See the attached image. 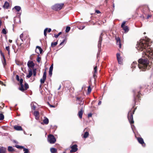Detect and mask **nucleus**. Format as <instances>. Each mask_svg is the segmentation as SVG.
<instances>
[{
	"instance_id": "33",
	"label": "nucleus",
	"mask_w": 153,
	"mask_h": 153,
	"mask_svg": "<svg viewBox=\"0 0 153 153\" xmlns=\"http://www.w3.org/2000/svg\"><path fill=\"white\" fill-rule=\"evenodd\" d=\"M8 151L9 152H12L14 150L13 149L11 146H9L8 148Z\"/></svg>"
},
{
	"instance_id": "35",
	"label": "nucleus",
	"mask_w": 153,
	"mask_h": 153,
	"mask_svg": "<svg viewBox=\"0 0 153 153\" xmlns=\"http://www.w3.org/2000/svg\"><path fill=\"white\" fill-rule=\"evenodd\" d=\"M4 115L2 114H0V120H2L4 119Z\"/></svg>"
},
{
	"instance_id": "59",
	"label": "nucleus",
	"mask_w": 153,
	"mask_h": 153,
	"mask_svg": "<svg viewBox=\"0 0 153 153\" xmlns=\"http://www.w3.org/2000/svg\"><path fill=\"white\" fill-rule=\"evenodd\" d=\"M60 88H61V85H60V86H59V88H58V90H59L60 89Z\"/></svg>"
},
{
	"instance_id": "12",
	"label": "nucleus",
	"mask_w": 153,
	"mask_h": 153,
	"mask_svg": "<svg viewBox=\"0 0 153 153\" xmlns=\"http://www.w3.org/2000/svg\"><path fill=\"white\" fill-rule=\"evenodd\" d=\"M19 81L21 85V87L19 88V89L21 91H23L25 90L24 88V85L23 84V79H21Z\"/></svg>"
},
{
	"instance_id": "29",
	"label": "nucleus",
	"mask_w": 153,
	"mask_h": 153,
	"mask_svg": "<svg viewBox=\"0 0 153 153\" xmlns=\"http://www.w3.org/2000/svg\"><path fill=\"white\" fill-rule=\"evenodd\" d=\"M89 135V133L88 131H86L84 134L83 137L85 138H87Z\"/></svg>"
},
{
	"instance_id": "47",
	"label": "nucleus",
	"mask_w": 153,
	"mask_h": 153,
	"mask_svg": "<svg viewBox=\"0 0 153 153\" xmlns=\"http://www.w3.org/2000/svg\"><path fill=\"white\" fill-rule=\"evenodd\" d=\"M85 27V26H79V29L81 30L83 29Z\"/></svg>"
},
{
	"instance_id": "62",
	"label": "nucleus",
	"mask_w": 153,
	"mask_h": 153,
	"mask_svg": "<svg viewBox=\"0 0 153 153\" xmlns=\"http://www.w3.org/2000/svg\"><path fill=\"white\" fill-rule=\"evenodd\" d=\"M9 42H10L11 43V42H12V40H9Z\"/></svg>"
},
{
	"instance_id": "32",
	"label": "nucleus",
	"mask_w": 153,
	"mask_h": 153,
	"mask_svg": "<svg viewBox=\"0 0 153 153\" xmlns=\"http://www.w3.org/2000/svg\"><path fill=\"white\" fill-rule=\"evenodd\" d=\"M137 64V63L136 62H134L131 64V67L132 68H135Z\"/></svg>"
},
{
	"instance_id": "23",
	"label": "nucleus",
	"mask_w": 153,
	"mask_h": 153,
	"mask_svg": "<svg viewBox=\"0 0 153 153\" xmlns=\"http://www.w3.org/2000/svg\"><path fill=\"white\" fill-rule=\"evenodd\" d=\"M44 118L43 120V123L46 125L48 124L49 123V120L46 117H44Z\"/></svg>"
},
{
	"instance_id": "24",
	"label": "nucleus",
	"mask_w": 153,
	"mask_h": 153,
	"mask_svg": "<svg viewBox=\"0 0 153 153\" xmlns=\"http://www.w3.org/2000/svg\"><path fill=\"white\" fill-rule=\"evenodd\" d=\"M9 6V4L8 2L6 1L3 6V7L6 9H7Z\"/></svg>"
},
{
	"instance_id": "44",
	"label": "nucleus",
	"mask_w": 153,
	"mask_h": 153,
	"mask_svg": "<svg viewBox=\"0 0 153 153\" xmlns=\"http://www.w3.org/2000/svg\"><path fill=\"white\" fill-rule=\"evenodd\" d=\"M2 33L4 34H6L7 33V32L5 29L3 28L2 30Z\"/></svg>"
},
{
	"instance_id": "9",
	"label": "nucleus",
	"mask_w": 153,
	"mask_h": 153,
	"mask_svg": "<svg viewBox=\"0 0 153 153\" xmlns=\"http://www.w3.org/2000/svg\"><path fill=\"white\" fill-rule=\"evenodd\" d=\"M77 147V146L76 144L70 146V147L71 149L70 150V152L71 153L76 152L78 150Z\"/></svg>"
},
{
	"instance_id": "21",
	"label": "nucleus",
	"mask_w": 153,
	"mask_h": 153,
	"mask_svg": "<svg viewBox=\"0 0 153 153\" xmlns=\"http://www.w3.org/2000/svg\"><path fill=\"white\" fill-rule=\"evenodd\" d=\"M83 111L82 108L78 112V115L80 118L82 117V115L83 114Z\"/></svg>"
},
{
	"instance_id": "14",
	"label": "nucleus",
	"mask_w": 153,
	"mask_h": 153,
	"mask_svg": "<svg viewBox=\"0 0 153 153\" xmlns=\"http://www.w3.org/2000/svg\"><path fill=\"white\" fill-rule=\"evenodd\" d=\"M34 64L32 61H29L27 63V65L29 68H33L34 66Z\"/></svg>"
},
{
	"instance_id": "50",
	"label": "nucleus",
	"mask_w": 153,
	"mask_h": 153,
	"mask_svg": "<svg viewBox=\"0 0 153 153\" xmlns=\"http://www.w3.org/2000/svg\"><path fill=\"white\" fill-rule=\"evenodd\" d=\"M36 74V69H34L33 70V75L34 76H35Z\"/></svg>"
},
{
	"instance_id": "43",
	"label": "nucleus",
	"mask_w": 153,
	"mask_h": 153,
	"mask_svg": "<svg viewBox=\"0 0 153 153\" xmlns=\"http://www.w3.org/2000/svg\"><path fill=\"white\" fill-rule=\"evenodd\" d=\"M6 49L7 51L8 52V53L9 54H10V47L9 46H7L6 47Z\"/></svg>"
},
{
	"instance_id": "40",
	"label": "nucleus",
	"mask_w": 153,
	"mask_h": 153,
	"mask_svg": "<svg viewBox=\"0 0 153 153\" xmlns=\"http://www.w3.org/2000/svg\"><path fill=\"white\" fill-rule=\"evenodd\" d=\"M23 151L24 152V153H28L29 152L28 149L25 148H24Z\"/></svg>"
},
{
	"instance_id": "42",
	"label": "nucleus",
	"mask_w": 153,
	"mask_h": 153,
	"mask_svg": "<svg viewBox=\"0 0 153 153\" xmlns=\"http://www.w3.org/2000/svg\"><path fill=\"white\" fill-rule=\"evenodd\" d=\"M61 32H60L59 33L57 34L56 35L55 34H54V37L56 38H57L58 37V36L60 35V34L61 33Z\"/></svg>"
},
{
	"instance_id": "34",
	"label": "nucleus",
	"mask_w": 153,
	"mask_h": 153,
	"mask_svg": "<svg viewBox=\"0 0 153 153\" xmlns=\"http://www.w3.org/2000/svg\"><path fill=\"white\" fill-rule=\"evenodd\" d=\"M31 109L34 110H35L36 106L34 105L33 102L31 103Z\"/></svg>"
},
{
	"instance_id": "37",
	"label": "nucleus",
	"mask_w": 153,
	"mask_h": 153,
	"mask_svg": "<svg viewBox=\"0 0 153 153\" xmlns=\"http://www.w3.org/2000/svg\"><path fill=\"white\" fill-rule=\"evenodd\" d=\"M0 53H1V56H2L3 58L4 59V61L5 62H6V60L5 59L4 56V54L1 51H0Z\"/></svg>"
},
{
	"instance_id": "61",
	"label": "nucleus",
	"mask_w": 153,
	"mask_h": 153,
	"mask_svg": "<svg viewBox=\"0 0 153 153\" xmlns=\"http://www.w3.org/2000/svg\"><path fill=\"white\" fill-rule=\"evenodd\" d=\"M34 54H32L30 56V58L31 59H32L31 58V56L33 55Z\"/></svg>"
},
{
	"instance_id": "64",
	"label": "nucleus",
	"mask_w": 153,
	"mask_h": 153,
	"mask_svg": "<svg viewBox=\"0 0 153 153\" xmlns=\"http://www.w3.org/2000/svg\"><path fill=\"white\" fill-rule=\"evenodd\" d=\"M84 23L85 24H88V23L87 22H84Z\"/></svg>"
},
{
	"instance_id": "8",
	"label": "nucleus",
	"mask_w": 153,
	"mask_h": 153,
	"mask_svg": "<svg viewBox=\"0 0 153 153\" xmlns=\"http://www.w3.org/2000/svg\"><path fill=\"white\" fill-rule=\"evenodd\" d=\"M103 36L102 33H101L99 39V40L98 42V47L99 48V51H100V49L101 48V45L102 43V36Z\"/></svg>"
},
{
	"instance_id": "55",
	"label": "nucleus",
	"mask_w": 153,
	"mask_h": 153,
	"mask_svg": "<svg viewBox=\"0 0 153 153\" xmlns=\"http://www.w3.org/2000/svg\"><path fill=\"white\" fill-rule=\"evenodd\" d=\"M92 114L91 113H90V114H88V117H91L92 116Z\"/></svg>"
},
{
	"instance_id": "4",
	"label": "nucleus",
	"mask_w": 153,
	"mask_h": 153,
	"mask_svg": "<svg viewBox=\"0 0 153 153\" xmlns=\"http://www.w3.org/2000/svg\"><path fill=\"white\" fill-rule=\"evenodd\" d=\"M63 5L62 3L56 4L52 6V8L56 11L60 10L62 9Z\"/></svg>"
},
{
	"instance_id": "38",
	"label": "nucleus",
	"mask_w": 153,
	"mask_h": 153,
	"mask_svg": "<svg viewBox=\"0 0 153 153\" xmlns=\"http://www.w3.org/2000/svg\"><path fill=\"white\" fill-rule=\"evenodd\" d=\"M25 90H27L29 88V85L27 83H25Z\"/></svg>"
},
{
	"instance_id": "58",
	"label": "nucleus",
	"mask_w": 153,
	"mask_h": 153,
	"mask_svg": "<svg viewBox=\"0 0 153 153\" xmlns=\"http://www.w3.org/2000/svg\"><path fill=\"white\" fill-rule=\"evenodd\" d=\"M1 20H0V27H1Z\"/></svg>"
},
{
	"instance_id": "17",
	"label": "nucleus",
	"mask_w": 153,
	"mask_h": 153,
	"mask_svg": "<svg viewBox=\"0 0 153 153\" xmlns=\"http://www.w3.org/2000/svg\"><path fill=\"white\" fill-rule=\"evenodd\" d=\"M14 129L17 131H21L22 130V127L20 126L15 125L14 126Z\"/></svg>"
},
{
	"instance_id": "57",
	"label": "nucleus",
	"mask_w": 153,
	"mask_h": 153,
	"mask_svg": "<svg viewBox=\"0 0 153 153\" xmlns=\"http://www.w3.org/2000/svg\"><path fill=\"white\" fill-rule=\"evenodd\" d=\"M101 103V101H99L98 103V105H100Z\"/></svg>"
},
{
	"instance_id": "18",
	"label": "nucleus",
	"mask_w": 153,
	"mask_h": 153,
	"mask_svg": "<svg viewBox=\"0 0 153 153\" xmlns=\"http://www.w3.org/2000/svg\"><path fill=\"white\" fill-rule=\"evenodd\" d=\"M53 64H52L49 68V74L50 76H51L52 74V72L53 70Z\"/></svg>"
},
{
	"instance_id": "3",
	"label": "nucleus",
	"mask_w": 153,
	"mask_h": 153,
	"mask_svg": "<svg viewBox=\"0 0 153 153\" xmlns=\"http://www.w3.org/2000/svg\"><path fill=\"white\" fill-rule=\"evenodd\" d=\"M143 39H140L138 42H137V44L136 48L139 51H142L143 49Z\"/></svg>"
},
{
	"instance_id": "20",
	"label": "nucleus",
	"mask_w": 153,
	"mask_h": 153,
	"mask_svg": "<svg viewBox=\"0 0 153 153\" xmlns=\"http://www.w3.org/2000/svg\"><path fill=\"white\" fill-rule=\"evenodd\" d=\"M51 28H49L48 30V28H46L44 30V35L45 36H47V34H46V32L47 31H48V33H50L51 32Z\"/></svg>"
},
{
	"instance_id": "41",
	"label": "nucleus",
	"mask_w": 153,
	"mask_h": 153,
	"mask_svg": "<svg viewBox=\"0 0 153 153\" xmlns=\"http://www.w3.org/2000/svg\"><path fill=\"white\" fill-rule=\"evenodd\" d=\"M16 148L18 149H23L24 148L23 146H20L18 145H16Z\"/></svg>"
},
{
	"instance_id": "63",
	"label": "nucleus",
	"mask_w": 153,
	"mask_h": 153,
	"mask_svg": "<svg viewBox=\"0 0 153 153\" xmlns=\"http://www.w3.org/2000/svg\"><path fill=\"white\" fill-rule=\"evenodd\" d=\"M41 86H42V85H40L39 86V87L40 88H41Z\"/></svg>"
},
{
	"instance_id": "6",
	"label": "nucleus",
	"mask_w": 153,
	"mask_h": 153,
	"mask_svg": "<svg viewBox=\"0 0 153 153\" xmlns=\"http://www.w3.org/2000/svg\"><path fill=\"white\" fill-rule=\"evenodd\" d=\"M138 67L140 71H143V60L142 59H140L138 60Z\"/></svg>"
},
{
	"instance_id": "54",
	"label": "nucleus",
	"mask_w": 153,
	"mask_h": 153,
	"mask_svg": "<svg viewBox=\"0 0 153 153\" xmlns=\"http://www.w3.org/2000/svg\"><path fill=\"white\" fill-rule=\"evenodd\" d=\"M39 115H38V116H35V118L36 120H38L39 118Z\"/></svg>"
},
{
	"instance_id": "2",
	"label": "nucleus",
	"mask_w": 153,
	"mask_h": 153,
	"mask_svg": "<svg viewBox=\"0 0 153 153\" xmlns=\"http://www.w3.org/2000/svg\"><path fill=\"white\" fill-rule=\"evenodd\" d=\"M135 109H131L128 112V118L130 124L133 123L134 121L133 119V114L134 113Z\"/></svg>"
},
{
	"instance_id": "56",
	"label": "nucleus",
	"mask_w": 153,
	"mask_h": 153,
	"mask_svg": "<svg viewBox=\"0 0 153 153\" xmlns=\"http://www.w3.org/2000/svg\"><path fill=\"white\" fill-rule=\"evenodd\" d=\"M96 12L97 13H100V11L99 10H96Z\"/></svg>"
},
{
	"instance_id": "26",
	"label": "nucleus",
	"mask_w": 153,
	"mask_h": 153,
	"mask_svg": "<svg viewBox=\"0 0 153 153\" xmlns=\"http://www.w3.org/2000/svg\"><path fill=\"white\" fill-rule=\"evenodd\" d=\"M152 17L151 15L148 14L146 18H144V20L146 21V20H147V21H148L149 19L151 18Z\"/></svg>"
},
{
	"instance_id": "52",
	"label": "nucleus",
	"mask_w": 153,
	"mask_h": 153,
	"mask_svg": "<svg viewBox=\"0 0 153 153\" xmlns=\"http://www.w3.org/2000/svg\"><path fill=\"white\" fill-rule=\"evenodd\" d=\"M16 79L18 81H19V76L18 75H16Z\"/></svg>"
},
{
	"instance_id": "22",
	"label": "nucleus",
	"mask_w": 153,
	"mask_h": 153,
	"mask_svg": "<svg viewBox=\"0 0 153 153\" xmlns=\"http://www.w3.org/2000/svg\"><path fill=\"white\" fill-rule=\"evenodd\" d=\"M6 150V148L3 147H0V153H5Z\"/></svg>"
},
{
	"instance_id": "11",
	"label": "nucleus",
	"mask_w": 153,
	"mask_h": 153,
	"mask_svg": "<svg viewBox=\"0 0 153 153\" xmlns=\"http://www.w3.org/2000/svg\"><path fill=\"white\" fill-rule=\"evenodd\" d=\"M46 71L44 72L43 74V76L42 79H40V82H41V84H43L44 83L45 80L46 79Z\"/></svg>"
},
{
	"instance_id": "48",
	"label": "nucleus",
	"mask_w": 153,
	"mask_h": 153,
	"mask_svg": "<svg viewBox=\"0 0 153 153\" xmlns=\"http://www.w3.org/2000/svg\"><path fill=\"white\" fill-rule=\"evenodd\" d=\"M40 58L39 56V55H38L36 59L37 61L38 62H40Z\"/></svg>"
},
{
	"instance_id": "15",
	"label": "nucleus",
	"mask_w": 153,
	"mask_h": 153,
	"mask_svg": "<svg viewBox=\"0 0 153 153\" xmlns=\"http://www.w3.org/2000/svg\"><path fill=\"white\" fill-rule=\"evenodd\" d=\"M39 51L40 53H41L42 51V50L40 47L39 46H37L36 47V49L35 50V52L36 53H39Z\"/></svg>"
},
{
	"instance_id": "28",
	"label": "nucleus",
	"mask_w": 153,
	"mask_h": 153,
	"mask_svg": "<svg viewBox=\"0 0 153 153\" xmlns=\"http://www.w3.org/2000/svg\"><path fill=\"white\" fill-rule=\"evenodd\" d=\"M14 8L17 11H19L21 9V7L19 6H15L13 9Z\"/></svg>"
},
{
	"instance_id": "31",
	"label": "nucleus",
	"mask_w": 153,
	"mask_h": 153,
	"mask_svg": "<svg viewBox=\"0 0 153 153\" xmlns=\"http://www.w3.org/2000/svg\"><path fill=\"white\" fill-rule=\"evenodd\" d=\"M51 152L52 153H55L56 152L57 149L54 148H51L50 149Z\"/></svg>"
},
{
	"instance_id": "30",
	"label": "nucleus",
	"mask_w": 153,
	"mask_h": 153,
	"mask_svg": "<svg viewBox=\"0 0 153 153\" xmlns=\"http://www.w3.org/2000/svg\"><path fill=\"white\" fill-rule=\"evenodd\" d=\"M57 42H52L51 43V46L53 48L55 47L57 44Z\"/></svg>"
},
{
	"instance_id": "16",
	"label": "nucleus",
	"mask_w": 153,
	"mask_h": 153,
	"mask_svg": "<svg viewBox=\"0 0 153 153\" xmlns=\"http://www.w3.org/2000/svg\"><path fill=\"white\" fill-rule=\"evenodd\" d=\"M116 39L117 41V45H118L119 46V47L120 48H121V44L120 42V38L118 37L116 38Z\"/></svg>"
},
{
	"instance_id": "51",
	"label": "nucleus",
	"mask_w": 153,
	"mask_h": 153,
	"mask_svg": "<svg viewBox=\"0 0 153 153\" xmlns=\"http://www.w3.org/2000/svg\"><path fill=\"white\" fill-rule=\"evenodd\" d=\"M65 39H64V40L62 41V42H61V43H60V45H63L64 44V43L65 42Z\"/></svg>"
},
{
	"instance_id": "53",
	"label": "nucleus",
	"mask_w": 153,
	"mask_h": 153,
	"mask_svg": "<svg viewBox=\"0 0 153 153\" xmlns=\"http://www.w3.org/2000/svg\"><path fill=\"white\" fill-rule=\"evenodd\" d=\"M48 105H49V106H50L51 107H52V108H54L55 106L53 105H52L49 104V102H48Z\"/></svg>"
},
{
	"instance_id": "10",
	"label": "nucleus",
	"mask_w": 153,
	"mask_h": 153,
	"mask_svg": "<svg viewBox=\"0 0 153 153\" xmlns=\"http://www.w3.org/2000/svg\"><path fill=\"white\" fill-rule=\"evenodd\" d=\"M116 55L118 63L120 64H122L123 63V59L120 56V54L119 53H117Z\"/></svg>"
},
{
	"instance_id": "49",
	"label": "nucleus",
	"mask_w": 153,
	"mask_h": 153,
	"mask_svg": "<svg viewBox=\"0 0 153 153\" xmlns=\"http://www.w3.org/2000/svg\"><path fill=\"white\" fill-rule=\"evenodd\" d=\"M138 94L137 95V96L138 98H139L140 97L141 94L140 92H138Z\"/></svg>"
},
{
	"instance_id": "36",
	"label": "nucleus",
	"mask_w": 153,
	"mask_h": 153,
	"mask_svg": "<svg viewBox=\"0 0 153 153\" xmlns=\"http://www.w3.org/2000/svg\"><path fill=\"white\" fill-rule=\"evenodd\" d=\"M70 27L69 26H67L66 27V30H65V32L66 33H68L69 32L70 30Z\"/></svg>"
},
{
	"instance_id": "7",
	"label": "nucleus",
	"mask_w": 153,
	"mask_h": 153,
	"mask_svg": "<svg viewBox=\"0 0 153 153\" xmlns=\"http://www.w3.org/2000/svg\"><path fill=\"white\" fill-rule=\"evenodd\" d=\"M126 23V22L124 21L122 23L121 27L122 28L123 30H124L125 33H127L128 32L129 29L127 26H125V25Z\"/></svg>"
},
{
	"instance_id": "1",
	"label": "nucleus",
	"mask_w": 153,
	"mask_h": 153,
	"mask_svg": "<svg viewBox=\"0 0 153 153\" xmlns=\"http://www.w3.org/2000/svg\"><path fill=\"white\" fill-rule=\"evenodd\" d=\"M152 43V40L148 37L147 36L144 37V49L146 50V51L150 52Z\"/></svg>"
},
{
	"instance_id": "60",
	"label": "nucleus",
	"mask_w": 153,
	"mask_h": 153,
	"mask_svg": "<svg viewBox=\"0 0 153 153\" xmlns=\"http://www.w3.org/2000/svg\"><path fill=\"white\" fill-rule=\"evenodd\" d=\"M76 99L77 100H79L80 99V98L78 97H77L76 98Z\"/></svg>"
},
{
	"instance_id": "39",
	"label": "nucleus",
	"mask_w": 153,
	"mask_h": 153,
	"mask_svg": "<svg viewBox=\"0 0 153 153\" xmlns=\"http://www.w3.org/2000/svg\"><path fill=\"white\" fill-rule=\"evenodd\" d=\"M34 115L35 116H37L39 115V113L38 111H35L34 112Z\"/></svg>"
},
{
	"instance_id": "45",
	"label": "nucleus",
	"mask_w": 153,
	"mask_h": 153,
	"mask_svg": "<svg viewBox=\"0 0 153 153\" xmlns=\"http://www.w3.org/2000/svg\"><path fill=\"white\" fill-rule=\"evenodd\" d=\"M23 33H22L20 36V39L22 40V41H23Z\"/></svg>"
},
{
	"instance_id": "5",
	"label": "nucleus",
	"mask_w": 153,
	"mask_h": 153,
	"mask_svg": "<svg viewBox=\"0 0 153 153\" xmlns=\"http://www.w3.org/2000/svg\"><path fill=\"white\" fill-rule=\"evenodd\" d=\"M48 141L51 144H53L55 143L56 140L54 136L52 134H49L48 137Z\"/></svg>"
},
{
	"instance_id": "13",
	"label": "nucleus",
	"mask_w": 153,
	"mask_h": 153,
	"mask_svg": "<svg viewBox=\"0 0 153 153\" xmlns=\"http://www.w3.org/2000/svg\"><path fill=\"white\" fill-rule=\"evenodd\" d=\"M144 69H148L149 68V65L148 64V62L147 60L144 59Z\"/></svg>"
},
{
	"instance_id": "46",
	"label": "nucleus",
	"mask_w": 153,
	"mask_h": 153,
	"mask_svg": "<svg viewBox=\"0 0 153 153\" xmlns=\"http://www.w3.org/2000/svg\"><path fill=\"white\" fill-rule=\"evenodd\" d=\"M88 93H90L91 91V89L90 86H89L88 88Z\"/></svg>"
},
{
	"instance_id": "27",
	"label": "nucleus",
	"mask_w": 153,
	"mask_h": 153,
	"mask_svg": "<svg viewBox=\"0 0 153 153\" xmlns=\"http://www.w3.org/2000/svg\"><path fill=\"white\" fill-rule=\"evenodd\" d=\"M94 73L93 74V76L94 78L96 76V73L97 72V67L95 66L94 68Z\"/></svg>"
},
{
	"instance_id": "25",
	"label": "nucleus",
	"mask_w": 153,
	"mask_h": 153,
	"mask_svg": "<svg viewBox=\"0 0 153 153\" xmlns=\"http://www.w3.org/2000/svg\"><path fill=\"white\" fill-rule=\"evenodd\" d=\"M32 74H33L32 71V70L30 69L29 71L28 74L26 76V77L28 78H29L31 76Z\"/></svg>"
},
{
	"instance_id": "19",
	"label": "nucleus",
	"mask_w": 153,
	"mask_h": 153,
	"mask_svg": "<svg viewBox=\"0 0 153 153\" xmlns=\"http://www.w3.org/2000/svg\"><path fill=\"white\" fill-rule=\"evenodd\" d=\"M137 139L138 142L143 146V139L141 137H139L137 138Z\"/></svg>"
}]
</instances>
